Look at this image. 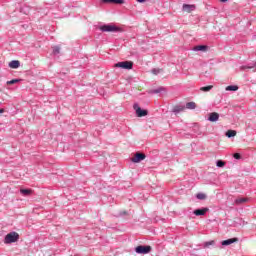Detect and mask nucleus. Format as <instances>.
<instances>
[{
  "label": "nucleus",
  "mask_w": 256,
  "mask_h": 256,
  "mask_svg": "<svg viewBox=\"0 0 256 256\" xmlns=\"http://www.w3.org/2000/svg\"><path fill=\"white\" fill-rule=\"evenodd\" d=\"M245 201H247V199L245 198H238L235 200L236 205H241L242 203H245Z\"/></svg>",
  "instance_id": "nucleus-26"
},
{
  "label": "nucleus",
  "mask_w": 256,
  "mask_h": 256,
  "mask_svg": "<svg viewBox=\"0 0 256 256\" xmlns=\"http://www.w3.org/2000/svg\"><path fill=\"white\" fill-rule=\"evenodd\" d=\"M163 91H165V88L163 87H159V88H156V89H152V90H149V94L150 95H157L159 93H163Z\"/></svg>",
  "instance_id": "nucleus-14"
},
{
  "label": "nucleus",
  "mask_w": 256,
  "mask_h": 256,
  "mask_svg": "<svg viewBox=\"0 0 256 256\" xmlns=\"http://www.w3.org/2000/svg\"><path fill=\"white\" fill-rule=\"evenodd\" d=\"M114 67L119 68V69H127L131 70L133 69V62L132 61H122L114 64Z\"/></svg>",
  "instance_id": "nucleus-4"
},
{
  "label": "nucleus",
  "mask_w": 256,
  "mask_h": 256,
  "mask_svg": "<svg viewBox=\"0 0 256 256\" xmlns=\"http://www.w3.org/2000/svg\"><path fill=\"white\" fill-rule=\"evenodd\" d=\"M233 243H239V238L234 237V238H229V239H227V240H223V241L221 242V245H222L223 247H227V246H229V245H233Z\"/></svg>",
  "instance_id": "nucleus-7"
},
{
  "label": "nucleus",
  "mask_w": 256,
  "mask_h": 256,
  "mask_svg": "<svg viewBox=\"0 0 256 256\" xmlns=\"http://www.w3.org/2000/svg\"><path fill=\"white\" fill-rule=\"evenodd\" d=\"M138 3H145V0H136Z\"/></svg>",
  "instance_id": "nucleus-30"
},
{
  "label": "nucleus",
  "mask_w": 256,
  "mask_h": 256,
  "mask_svg": "<svg viewBox=\"0 0 256 256\" xmlns=\"http://www.w3.org/2000/svg\"><path fill=\"white\" fill-rule=\"evenodd\" d=\"M209 211V208L204 207V208H198L193 211V214L196 215V217H201L203 215H206V213Z\"/></svg>",
  "instance_id": "nucleus-8"
},
{
  "label": "nucleus",
  "mask_w": 256,
  "mask_h": 256,
  "mask_svg": "<svg viewBox=\"0 0 256 256\" xmlns=\"http://www.w3.org/2000/svg\"><path fill=\"white\" fill-rule=\"evenodd\" d=\"M213 89V85L203 86L200 88V91H203L204 93H209Z\"/></svg>",
  "instance_id": "nucleus-19"
},
{
  "label": "nucleus",
  "mask_w": 256,
  "mask_h": 256,
  "mask_svg": "<svg viewBox=\"0 0 256 256\" xmlns=\"http://www.w3.org/2000/svg\"><path fill=\"white\" fill-rule=\"evenodd\" d=\"M226 91H239V86H237V85L227 86Z\"/></svg>",
  "instance_id": "nucleus-20"
},
{
  "label": "nucleus",
  "mask_w": 256,
  "mask_h": 256,
  "mask_svg": "<svg viewBox=\"0 0 256 256\" xmlns=\"http://www.w3.org/2000/svg\"><path fill=\"white\" fill-rule=\"evenodd\" d=\"M209 49V46L207 45H197L192 50L193 51H207Z\"/></svg>",
  "instance_id": "nucleus-15"
},
{
  "label": "nucleus",
  "mask_w": 256,
  "mask_h": 256,
  "mask_svg": "<svg viewBox=\"0 0 256 256\" xmlns=\"http://www.w3.org/2000/svg\"><path fill=\"white\" fill-rule=\"evenodd\" d=\"M133 109L136 111L137 117H147V115H149V111H147L145 109H141V107H139L138 103H135L133 105Z\"/></svg>",
  "instance_id": "nucleus-5"
},
{
  "label": "nucleus",
  "mask_w": 256,
  "mask_h": 256,
  "mask_svg": "<svg viewBox=\"0 0 256 256\" xmlns=\"http://www.w3.org/2000/svg\"><path fill=\"white\" fill-rule=\"evenodd\" d=\"M203 249H210L211 247H215V240H210L207 242H204L202 244Z\"/></svg>",
  "instance_id": "nucleus-13"
},
{
  "label": "nucleus",
  "mask_w": 256,
  "mask_h": 256,
  "mask_svg": "<svg viewBox=\"0 0 256 256\" xmlns=\"http://www.w3.org/2000/svg\"><path fill=\"white\" fill-rule=\"evenodd\" d=\"M20 193L24 195L25 197L29 196L31 194V189H21Z\"/></svg>",
  "instance_id": "nucleus-22"
},
{
  "label": "nucleus",
  "mask_w": 256,
  "mask_h": 256,
  "mask_svg": "<svg viewBox=\"0 0 256 256\" xmlns=\"http://www.w3.org/2000/svg\"><path fill=\"white\" fill-rule=\"evenodd\" d=\"M59 53H61V47L54 46L53 47V55H59Z\"/></svg>",
  "instance_id": "nucleus-24"
},
{
  "label": "nucleus",
  "mask_w": 256,
  "mask_h": 256,
  "mask_svg": "<svg viewBox=\"0 0 256 256\" xmlns=\"http://www.w3.org/2000/svg\"><path fill=\"white\" fill-rule=\"evenodd\" d=\"M101 3H112L114 5H123L125 0H101Z\"/></svg>",
  "instance_id": "nucleus-11"
},
{
  "label": "nucleus",
  "mask_w": 256,
  "mask_h": 256,
  "mask_svg": "<svg viewBox=\"0 0 256 256\" xmlns=\"http://www.w3.org/2000/svg\"><path fill=\"white\" fill-rule=\"evenodd\" d=\"M235 135H237V131L235 130H228L226 132V137H228V139H231V137H235Z\"/></svg>",
  "instance_id": "nucleus-18"
},
{
  "label": "nucleus",
  "mask_w": 256,
  "mask_h": 256,
  "mask_svg": "<svg viewBox=\"0 0 256 256\" xmlns=\"http://www.w3.org/2000/svg\"><path fill=\"white\" fill-rule=\"evenodd\" d=\"M19 241V233L17 232H10L4 238L5 245H9L11 243H17Z\"/></svg>",
  "instance_id": "nucleus-2"
},
{
  "label": "nucleus",
  "mask_w": 256,
  "mask_h": 256,
  "mask_svg": "<svg viewBox=\"0 0 256 256\" xmlns=\"http://www.w3.org/2000/svg\"><path fill=\"white\" fill-rule=\"evenodd\" d=\"M0 113H5V109H0Z\"/></svg>",
  "instance_id": "nucleus-31"
},
{
  "label": "nucleus",
  "mask_w": 256,
  "mask_h": 256,
  "mask_svg": "<svg viewBox=\"0 0 256 256\" xmlns=\"http://www.w3.org/2000/svg\"><path fill=\"white\" fill-rule=\"evenodd\" d=\"M8 66L10 69H19V67H21V62H19V60H12L9 62Z\"/></svg>",
  "instance_id": "nucleus-10"
},
{
  "label": "nucleus",
  "mask_w": 256,
  "mask_h": 256,
  "mask_svg": "<svg viewBox=\"0 0 256 256\" xmlns=\"http://www.w3.org/2000/svg\"><path fill=\"white\" fill-rule=\"evenodd\" d=\"M197 104L195 102H187L186 105L184 106V109H196Z\"/></svg>",
  "instance_id": "nucleus-16"
},
{
  "label": "nucleus",
  "mask_w": 256,
  "mask_h": 256,
  "mask_svg": "<svg viewBox=\"0 0 256 256\" xmlns=\"http://www.w3.org/2000/svg\"><path fill=\"white\" fill-rule=\"evenodd\" d=\"M196 199H199L200 201H204V199H207V195L205 193H198L196 194Z\"/></svg>",
  "instance_id": "nucleus-21"
},
{
  "label": "nucleus",
  "mask_w": 256,
  "mask_h": 256,
  "mask_svg": "<svg viewBox=\"0 0 256 256\" xmlns=\"http://www.w3.org/2000/svg\"><path fill=\"white\" fill-rule=\"evenodd\" d=\"M208 121H210V123H215L219 121V113L217 112L210 113L208 117Z\"/></svg>",
  "instance_id": "nucleus-9"
},
{
  "label": "nucleus",
  "mask_w": 256,
  "mask_h": 256,
  "mask_svg": "<svg viewBox=\"0 0 256 256\" xmlns=\"http://www.w3.org/2000/svg\"><path fill=\"white\" fill-rule=\"evenodd\" d=\"M255 67H256V62L252 65L241 66V70L245 71V69H254Z\"/></svg>",
  "instance_id": "nucleus-23"
},
{
  "label": "nucleus",
  "mask_w": 256,
  "mask_h": 256,
  "mask_svg": "<svg viewBox=\"0 0 256 256\" xmlns=\"http://www.w3.org/2000/svg\"><path fill=\"white\" fill-rule=\"evenodd\" d=\"M182 9L183 11H187L188 13H191V11H195V5L183 4Z\"/></svg>",
  "instance_id": "nucleus-12"
},
{
  "label": "nucleus",
  "mask_w": 256,
  "mask_h": 256,
  "mask_svg": "<svg viewBox=\"0 0 256 256\" xmlns=\"http://www.w3.org/2000/svg\"><path fill=\"white\" fill-rule=\"evenodd\" d=\"M221 3H227V0H220Z\"/></svg>",
  "instance_id": "nucleus-32"
},
{
  "label": "nucleus",
  "mask_w": 256,
  "mask_h": 256,
  "mask_svg": "<svg viewBox=\"0 0 256 256\" xmlns=\"http://www.w3.org/2000/svg\"><path fill=\"white\" fill-rule=\"evenodd\" d=\"M233 157H234V159H241V154H239V153H234L233 154Z\"/></svg>",
  "instance_id": "nucleus-29"
},
{
  "label": "nucleus",
  "mask_w": 256,
  "mask_h": 256,
  "mask_svg": "<svg viewBox=\"0 0 256 256\" xmlns=\"http://www.w3.org/2000/svg\"><path fill=\"white\" fill-rule=\"evenodd\" d=\"M147 158V155L141 153V152H136L134 154V157L131 158L132 163H141V161H144V159Z\"/></svg>",
  "instance_id": "nucleus-6"
},
{
  "label": "nucleus",
  "mask_w": 256,
  "mask_h": 256,
  "mask_svg": "<svg viewBox=\"0 0 256 256\" xmlns=\"http://www.w3.org/2000/svg\"><path fill=\"white\" fill-rule=\"evenodd\" d=\"M151 73H153V75H159V73H161V69L159 68H153L151 70Z\"/></svg>",
  "instance_id": "nucleus-27"
},
{
  "label": "nucleus",
  "mask_w": 256,
  "mask_h": 256,
  "mask_svg": "<svg viewBox=\"0 0 256 256\" xmlns=\"http://www.w3.org/2000/svg\"><path fill=\"white\" fill-rule=\"evenodd\" d=\"M15 83H21V79H12L7 81V85H15Z\"/></svg>",
  "instance_id": "nucleus-25"
},
{
  "label": "nucleus",
  "mask_w": 256,
  "mask_h": 256,
  "mask_svg": "<svg viewBox=\"0 0 256 256\" xmlns=\"http://www.w3.org/2000/svg\"><path fill=\"white\" fill-rule=\"evenodd\" d=\"M181 111H185V106H175L173 108V113L177 115V113H181Z\"/></svg>",
  "instance_id": "nucleus-17"
},
{
  "label": "nucleus",
  "mask_w": 256,
  "mask_h": 256,
  "mask_svg": "<svg viewBox=\"0 0 256 256\" xmlns=\"http://www.w3.org/2000/svg\"><path fill=\"white\" fill-rule=\"evenodd\" d=\"M100 31H102V33H119V31H121V28L113 24H104L100 26Z\"/></svg>",
  "instance_id": "nucleus-1"
},
{
  "label": "nucleus",
  "mask_w": 256,
  "mask_h": 256,
  "mask_svg": "<svg viewBox=\"0 0 256 256\" xmlns=\"http://www.w3.org/2000/svg\"><path fill=\"white\" fill-rule=\"evenodd\" d=\"M151 249L149 245H139L135 248V251L138 255H147V253H151Z\"/></svg>",
  "instance_id": "nucleus-3"
},
{
  "label": "nucleus",
  "mask_w": 256,
  "mask_h": 256,
  "mask_svg": "<svg viewBox=\"0 0 256 256\" xmlns=\"http://www.w3.org/2000/svg\"><path fill=\"white\" fill-rule=\"evenodd\" d=\"M216 166H218V167H225V162H223V160H217Z\"/></svg>",
  "instance_id": "nucleus-28"
}]
</instances>
